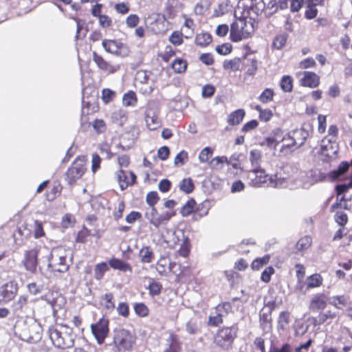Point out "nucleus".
<instances>
[{
    "instance_id": "obj_1",
    "label": "nucleus",
    "mask_w": 352,
    "mask_h": 352,
    "mask_svg": "<svg viewBox=\"0 0 352 352\" xmlns=\"http://www.w3.org/2000/svg\"><path fill=\"white\" fill-rule=\"evenodd\" d=\"M14 333L21 340L34 343L41 340L42 328L33 318H21L14 325Z\"/></svg>"
},
{
    "instance_id": "obj_2",
    "label": "nucleus",
    "mask_w": 352,
    "mask_h": 352,
    "mask_svg": "<svg viewBox=\"0 0 352 352\" xmlns=\"http://www.w3.org/2000/svg\"><path fill=\"white\" fill-rule=\"evenodd\" d=\"M48 335L54 346L58 349H66L74 344L73 329L68 325H51L48 329Z\"/></svg>"
},
{
    "instance_id": "obj_3",
    "label": "nucleus",
    "mask_w": 352,
    "mask_h": 352,
    "mask_svg": "<svg viewBox=\"0 0 352 352\" xmlns=\"http://www.w3.org/2000/svg\"><path fill=\"white\" fill-rule=\"evenodd\" d=\"M246 179L248 184L252 187L277 188L282 184V181L277 178L276 175H270L260 167L249 171Z\"/></svg>"
},
{
    "instance_id": "obj_4",
    "label": "nucleus",
    "mask_w": 352,
    "mask_h": 352,
    "mask_svg": "<svg viewBox=\"0 0 352 352\" xmlns=\"http://www.w3.org/2000/svg\"><path fill=\"white\" fill-rule=\"evenodd\" d=\"M254 21L239 17L230 26V38L232 42H239L251 37L255 30Z\"/></svg>"
},
{
    "instance_id": "obj_5",
    "label": "nucleus",
    "mask_w": 352,
    "mask_h": 352,
    "mask_svg": "<svg viewBox=\"0 0 352 352\" xmlns=\"http://www.w3.org/2000/svg\"><path fill=\"white\" fill-rule=\"evenodd\" d=\"M237 336V328L234 326H223L217 329L213 336V344L221 351H228L232 348Z\"/></svg>"
},
{
    "instance_id": "obj_6",
    "label": "nucleus",
    "mask_w": 352,
    "mask_h": 352,
    "mask_svg": "<svg viewBox=\"0 0 352 352\" xmlns=\"http://www.w3.org/2000/svg\"><path fill=\"white\" fill-rule=\"evenodd\" d=\"M109 267L116 270L123 272L132 273L133 268L129 263L122 259L113 257L109 261V265L106 262L97 263L94 267V278L100 280L104 276V274L109 270Z\"/></svg>"
},
{
    "instance_id": "obj_7",
    "label": "nucleus",
    "mask_w": 352,
    "mask_h": 352,
    "mask_svg": "<svg viewBox=\"0 0 352 352\" xmlns=\"http://www.w3.org/2000/svg\"><path fill=\"white\" fill-rule=\"evenodd\" d=\"M85 156H78L65 173V180L69 186H74L82 178L87 170Z\"/></svg>"
},
{
    "instance_id": "obj_8",
    "label": "nucleus",
    "mask_w": 352,
    "mask_h": 352,
    "mask_svg": "<svg viewBox=\"0 0 352 352\" xmlns=\"http://www.w3.org/2000/svg\"><path fill=\"white\" fill-rule=\"evenodd\" d=\"M344 184H338L335 187V191L337 195L336 202L332 204L331 210L336 208H343L350 210L352 206L351 196L345 197V194L352 188V175H349V177Z\"/></svg>"
},
{
    "instance_id": "obj_9",
    "label": "nucleus",
    "mask_w": 352,
    "mask_h": 352,
    "mask_svg": "<svg viewBox=\"0 0 352 352\" xmlns=\"http://www.w3.org/2000/svg\"><path fill=\"white\" fill-rule=\"evenodd\" d=\"M136 338L129 331L121 329L116 331L113 343L119 351H130L135 344Z\"/></svg>"
},
{
    "instance_id": "obj_10",
    "label": "nucleus",
    "mask_w": 352,
    "mask_h": 352,
    "mask_svg": "<svg viewBox=\"0 0 352 352\" xmlns=\"http://www.w3.org/2000/svg\"><path fill=\"white\" fill-rule=\"evenodd\" d=\"M236 11L240 12V17L256 22L259 15L260 8L257 0H239Z\"/></svg>"
},
{
    "instance_id": "obj_11",
    "label": "nucleus",
    "mask_w": 352,
    "mask_h": 352,
    "mask_svg": "<svg viewBox=\"0 0 352 352\" xmlns=\"http://www.w3.org/2000/svg\"><path fill=\"white\" fill-rule=\"evenodd\" d=\"M48 267L54 272H66L69 265L67 263L65 252L60 248L53 249L49 257Z\"/></svg>"
},
{
    "instance_id": "obj_12",
    "label": "nucleus",
    "mask_w": 352,
    "mask_h": 352,
    "mask_svg": "<svg viewBox=\"0 0 352 352\" xmlns=\"http://www.w3.org/2000/svg\"><path fill=\"white\" fill-rule=\"evenodd\" d=\"M109 320L104 316L100 318L96 323L91 324V332L99 344L104 343L109 332Z\"/></svg>"
},
{
    "instance_id": "obj_13",
    "label": "nucleus",
    "mask_w": 352,
    "mask_h": 352,
    "mask_svg": "<svg viewBox=\"0 0 352 352\" xmlns=\"http://www.w3.org/2000/svg\"><path fill=\"white\" fill-rule=\"evenodd\" d=\"M203 208L204 206L201 208L200 206H197L195 199L191 198L181 208L180 214L182 217H188L193 213V218L198 220L208 214V209L203 210Z\"/></svg>"
},
{
    "instance_id": "obj_14",
    "label": "nucleus",
    "mask_w": 352,
    "mask_h": 352,
    "mask_svg": "<svg viewBox=\"0 0 352 352\" xmlns=\"http://www.w3.org/2000/svg\"><path fill=\"white\" fill-rule=\"evenodd\" d=\"M102 45L107 52L122 57L127 56L130 52L126 45L116 40L105 38L102 40Z\"/></svg>"
},
{
    "instance_id": "obj_15",
    "label": "nucleus",
    "mask_w": 352,
    "mask_h": 352,
    "mask_svg": "<svg viewBox=\"0 0 352 352\" xmlns=\"http://www.w3.org/2000/svg\"><path fill=\"white\" fill-rule=\"evenodd\" d=\"M39 252L40 250L38 248H34L24 252L22 264L25 269L31 274H34L36 272Z\"/></svg>"
},
{
    "instance_id": "obj_16",
    "label": "nucleus",
    "mask_w": 352,
    "mask_h": 352,
    "mask_svg": "<svg viewBox=\"0 0 352 352\" xmlns=\"http://www.w3.org/2000/svg\"><path fill=\"white\" fill-rule=\"evenodd\" d=\"M350 165H352V161L351 163L343 161L342 162L337 169L333 170L329 172L327 175V178L330 182H343L347 180L349 177L348 175Z\"/></svg>"
},
{
    "instance_id": "obj_17",
    "label": "nucleus",
    "mask_w": 352,
    "mask_h": 352,
    "mask_svg": "<svg viewBox=\"0 0 352 352\" xmlns=\"http://www.w3.org/2000/svg\"><path fill=\"white\" fill-rule=\"evenodd\" d=\"M92 57L97 67L107 74H113L120 69L119 65L113 64L111 62L107 60L102 55L95 51L92 53Z\"/></svg>"
},
{
    "instance_id": "obj_18",
    "label": "nucleus",
    "mask_w": 352,
    "mask_h": 352,
    "mask_svg": "<svg viewBox=\"0 0 352 352\" xmlns=\"http://www.w3.org/2000/svg\"><path fill=\"white\" fill-rule=\"evenodd\" d=\"M117 180L122 190L132 186L137 182V176L131 170H124L122 168L116 172Z\"/></svg>"
},
{
    "instance_id": "obj_19",
    "label": "nucleus",
    "mask_w": 352,
    "mask_h": 352,
    "mask_svg": "<svg viewBox=\"0 0 352 352\" xmlns=\"http://www.w3.org/2000/svg\"><path fill=\"white\" fill-rule=\"evenodd\" d=\"M173 218V214L168 213L166 211L159 213L156 208H151L150 216L148 217L149 222L155 228L160 226H166Z\"/></svg>"
},
{
    "instance_id": "obj_20",
    "label": "nucleus",
    "mask_w": 352,
    "mask_h": 352,
    "mask_svg": "<svg viewBox=\"0 0 352 352\" xmlns=\"http://www.w3.org/2000/svg\"><path fill=\"white\" fill-rule=\"evenodd\" d=\"M336 317V312L328 310L326 312H320L317 316L309 318V321L314 327H319L322 324H329Z\"/></svg>"
},
{
    "instance_id": "obj_21",
    "label": "nucleus",
    "mask_w": 352,
    "mask_h": 352,
    "mask_svg": "<svg viewBox=\"0 0 352 352\" xmlns=\"http://www.w3.org/2000/svg\"><path fill=\"white\" fill-rule=\"evenodd\" d=\"M320 151L323 155L329 158L333 157L338 153V144L337 141L324 137L321 141Z\"/></svg>"
},
{
    "instance_id": "obj_22",
    "label": "nucleus",
    "mask_w": 352,
    "mask_h": 352,
    "mask_svg": "<svg viewBox=\"0 0 352 352\" xmlns=\"http://www.w3.org/2000/svg\"><path fill=\"white\" fill-rule=\"evenodd\" d=\"M18 291L17 284L14 281H9L0 287V300L8 302L12 300Z\"/></svg>"
},
{
    "instance_id": "obj_23",
    "label": "nucleus",
    "mask_w": 352,
    "mask_h": 352,
    "mask_svg": "<svg viewBox=\"0 0 352 352\" xmlns=\"http://www.w3.org/2000/svg\"><path fill=\"white\" fill-rule=\"evenodd\" d=\"M299 82L302 87L314 89L319 86L320 78L314 72L305 71Z\"/></svg>"
},
{
    "instance_id": "obj_24",
    "label": "nucleus",
    "mask_w": 352,
    "mask_h": 352,
    "mask_svg": "<svg viewBox=\"0 0 352 352\" xmlns=\"http://www.w3.org/2000/svg\"><path fill=\"white\" fill-rule=\"evenodd\" d=\"M327 305V296L323 293L315 294L310 300L309 309L312 312H318L325 309Z\"/></svg>"
},
{
    "instance_id": "obj_25",
    "label": "nucleus",
    "mask_w": 352,
    "mask_h": 352,
    "mask_svg": "<svg viewBox=\"0 0 352 352\" xmlns=\"http://www.w3.org/2000/svg\"><path fill=\"white\" fill-rule=\"evenodd\" d=\"M100 307L107 313H111L116 308L114 294L112 292H107L102 295L99 300Z\"/></svg>"
},
{
    "instance_id": "obj_26",
    "label": "nucleus",
    "mask_w": 352,
    "mask_h": 352,
    "mask_svg": "<svg viewBox=\"0 0 352 352\" xmlns=\"http://www.w3.org/2000/svg\"><path fill=\"white\" fill-rule=\"evenodd\" d=\"M280 142H283V144L280 148V152L284 155L290 154L301 144H297L296 140L289 135L284 136L283 138L280 139Z\"/></svg>"
},
{
    "instance_id": "obj_27",
    "label": "nucleus",
    "mask_w": 352,
    "mask_h": 352,
    "mask_svg": "<svg viewBox=\"0 0 352 352\" xmlns=\"http://www.w3.org/2000/svg\"><path fill=\"white\" fill-rule=\"evenodd\" d=\"M63 189V186L60 182L58 179L54 180L45 194V199L53 201L61 195Z\"/></svg>"
},
{
    "instance_id": "obj_28",
    "label": "nucleus",
    "mask_w": 352,
    "mask_h": 352,
    "mask_svg": "<svg viewBox=\"0 0 352 352\" xmlns=\"http://www.w3.org/2000/svg\"><path fill=\"white\" fill-rule=\"evenodd\" d=\"M167 342L168 343V347L164 350V352H182V342L179 340V336L174 333H170Z\"/></svg>"
},
{
    "instance_id": "obj_29",
    "label": "nucleus",
    "mask_w": 352,
    "mask_h": 352,
    "mask_svg": "<svg viewBox=\"0 0 352 352\" xmlns=\"http://www.w3.org/2000/svg\"><path fill=\"white\" fill-rule=\"evenodd\" d=\"M146 126L151 131L156 130L161 125L160 120L156 113L151 109L146 110L145 115Z\"/></svg>"
},
{
    "instance_id": "obj_30",
    "label": "nucleus",
    "mask_w": 352,
    "mask_h": 352,
    "mask_svg": "<svg viewBox=\"0 0 352 352\" xmlns=\"http://www.w3.org/2000/svg\"><path fill=\"white\" fill-rule=\"evenodd\" d=\"M32 230L29 228L28 224L23 223L19 226L16 230L14 232L13 236L15 242L20 241L23 242L24 239L29 238L31 236Z\"/></svg>"
},
{
    "instance_id": "obj_31",
    "label": "nucleus",
    "mask_w": 352,
    "mask_h": 352,
    "mask_svg": "<svg viewBox=\"0 0 352 352\" xmlns=\"http://www.w3.org/2000/svg\"><path fill=\"white\" fill-rule=\"evenodd\" d=\"M140 260L143 263H150L155 259V254L151 247L143 246L139 251Z\"/></svg>"
},
{
    "instance_id": "obj_32",
    "label": "nucleus",
    "mask_w": 352,
    "mask_h": 352,
    "mask_svg": "<svg viewBox=\"0 0 352 352\" xmlns=\"http://www.w3.org/2000/svg\"><path fill=\"white\" fill-rule=\"evenodd\" d=\"M245 116V111L243 109H236L231 112L227 118V122L230 126H236L239 124Z\"/></svg>"
},
{
    "instance_id": "obj_33",
    "label": "nucleus",
    "mask_w": 352,
    "mask_h": 352,
    "mask_svg": "<svg viewBox=\"0 0 352 352\" xmlns=\"http://www.w3.org/2000/svg\"><path fill=\"white\" fill-rule=\"evenodd\" d=\"M188 62L182 58H176L172 62L170 67L175 74H184L188 68Z\"/></svg>"
},
{
    "instance_id": "obj_34",
    "label": "nucleus",
    "mask_w": 352,
    "mask_h": 352,
    "mask_svg": "<svg viewBox=\"0 0 352 352\" xmlns=\"http://www.w3.org/2000/svg\"><path fill=\"white\" fill-rule=\"evenodd\" d=\"M99 109V104L96 98H93L88 101L83 100V113H86L87 115L93 114L98 112Z\"/></svg>"
},
{
    "instance_id": "obj_35",
    "label": "nucleus",
    "mask_w": 352,
    "mask_h": 352,
    "mask_svg": "<svg viewBox=\"0 0 352 352\" xmlns=\"http://www.w3.org/2000/svg\"><path fill=\"white\" fill-rule=\"evenodd\" d=\"M212 41V37L210 34L201 32L196 35L195 43L197 46L205 47L209 45Z\"/></svg>"
},
{
    "instance_id": "obj_36",
    "label": "nucleus",
    "mask_w": 352,
    "mask_h": 352,
    "mask_svg": "<svg viewBox=\"0 0 352 352\" xmlns=\"http://www.w3.org/2000/svg\"><path fill=\"white\" fill-rule=\"evenodd\" d=\"M271 258L270 254H265L262 257H258L254 259L251 263V269L253 271H258L263 266L266 265Z\"/></svg>"
},
{
    "instance_id": "obj_37",
    "label": "nucleus",
    "mask_w": 352,
    "mask_h": 352,
    "mask_svg": "<svg viewBox=\"0 0 352 352\" xmlns=\"http://www.w3.org/2000/svg\"><path fill=\"white\" fill-rule=\"evenodd\" d=\"M280 89L284 92H292L294 87V79L289 75L283 76L280 80Z\"/></svg>"
},
{
    "instance_id": "obj_38",
    "label": "nucleus",
    "mask_w": 352,
    "mask_h": 352,
    "mask_svg": "<svg viewBox=\"0 0 352 352\" xmlns=\"http://www.w3.org/2000/svg\"><path fill=\"white\" fill-rule=\"evenodd\" d=\"M133 309L137 316L141 318L147 317L149 315V308L144 302H135L133 305Z\"/></svg>"
},
{
    "instance_id": "obj_39",
    "label": "nucleus",
    "mask_w": 352,
    "mask_h": 352,
    "mask_svg": "<svg viewBox=\"0 0 352 352\" xmlns=\"http://www.w3.org/2000/svg\"><path fill=\"white\" fill-rule=\"evenodd\" d=\"M323 278L319 274L309 276L307 279V288L318 287L322 285Z\"/></svg>"
},
{
    "instance_id": "obj_40",
    "label": "nucleus",
    "mask_w": 352,
    "mask_h": 352,
    "mask_svg": "<svg viewBox=\"0 0 352 352\" xmlns=\"http://www.w3.org/2000/svg\"><path fill=\"white\" fill-rule=\"evenodd\" d=\"M168 41L175 47L179 46L184 43V34L182 31L175 30L169 36Z\"/></svg>"
},
{
    "instance_id": "obj_41",
    "label": "nucleus",
    "mask_w": 352,
    "mask_h": 352,
    "mask_svg": "<svg viewBox=\"0 0 352 352\" xmlns=\"http://www.w3.org/2000/svg\"><path fill=\"white\" fill-rule=\"evenodd\" d=\"M274 95L275 94L272 89L266 88L262 91L258 99L261 102L267 104L274 100Z\"/></svg>"
},
{
    "instance_id": "obj_42",
    "label": "nucleus",
    "mask_w": 352,
    "mask_h": 352,
    "mask_svg": "<svg viewBox=\"0 0 352 352\" xmlns=\"http://www.w3.org/2000/svg\"><path fill=\"white\" fill-rule=\"evenodd\" d=\"M191 250V244L190 239L186 237L185 238L180 245V247L177 251L179 256L186 258L190 254Z\"/></svg>"
},
{
    "instance_id": "obj_43",
    "label": "nucleus",
    "mask_w": 352,
    "mask_h": 352,
    "mask_svg": "<svg viewBox=\"0 0 352 352\" xmlns=\"http://www.w3.org/2000/svg\"><path fill=\"white\" fill-rule=\"evenodd\" d=\"M291 314L289 311H283L279 314L278 318V326L282 329H285L290 322Z\"/></svg>"
},
{
    "instance_id": "obj_44",
    "label": "nucleus",
    "mask_w": 352,
    "mask_h": 352,
    "mask_svg": "<svg viewBox=\"0 0 352 352\" xmlns=\"http://www.w3.org/2000/svg\"><path fill=\"white\" fill-rule=\"evenodd\" d=\"M255 109L259 113L258 118L261 121L268 122L273 116V113L270 109H262L260 105H256Z\"/></svg>"
},
{
    "instance_id": "obj_45",
    "label": "nucleus",
    "mask_w": 352,
    "mask_h": 352,
    "mask_svg": "<svg viewBox=\"0 0 352 352\" xmlns=\"http://www.w3.org/2000/svg\"><path fill=\"white\" fill-rule=\"evenodd\" d=\"M179 188L180 190L189 194L194 190L195 185L191 178H185L180 182Z\"/></svg>"
},
{
    "instance_id": "obj_46",
    "label": "nucleus",
    "mask_w": 352,
    "mask_h": 352,
    "mask_svg": "<svg viewBox=\"0 0 352 352\" xmlns=\"http://www.w3.org/2000/svg\"><path fill=\"white\" fill-rule=\"evenodd\" d=\"M287 41V34H280L276 35L272 42V47L276 50L282 49Z\"/></svg>"
},
{
    "instance_id": "obj_47",
    "label": "nucleus",
    "mask_w": 352,
    "mask_h": 352,
    "mask_svg": "<svg viewBox=\"0 0 352 352\" xmlns=\"http://www.w3.org/2000/svg\"><path fill=\"white\" fill-rule=\"evenodd\" d=\"M138 98L133 91H129L123 96V104L126 107L135 106L137 104Z\"/></svg>"
},
{
    "instance_id": "obj_48",
    "label": "nucleus",
    "mask_w": 352,
    "mask_h": 352,
    "mask_svg": "<svg viewBox=\"0 0 352 352\" xmlns=\"http://www.w3.org/2000/svg\"><path fill=\"white\" fill-rule=\"evenodd\" d=\"M241 61L240 58H234L232 60H226L223 63L225 69H230L236 72L240 69Z\"/></svg>"
},
{
    "instance_id": "obj_49",
    "label": "nucleus",
    "mask_w": 352,
    "mask_h": 352,
    "mask_svg": "<svg viewBox=\"0 0 352 352\" xmlns=\"http://www.w3.org/2000/svg\"><path fill=\"white\" fill-rule=\"evenodd\" d=\"M175 54L176 50L171 45H168L165 47L164 52L159 54V57L164 62L168 63Z\"/></svg>"
},
{
    "instance_id": "obj_50",
    "label": "nucleus",
    "mask_w": 352,
    "mask_h": 352,
    "mask_svg": "<svg viewBox=\"0 0 352 352\" xmlns=\"http://www.w3.org/2000/svg\"><path fill=\"white\" fill-rule=\"evenodd\" d=\"M188 153L187 151L182 150L177 154L174 159V165L176 167L184 166L188 160Z\"/></svg>"
},
{
    "instance_id": "obj_51",
    "label": "nucleus",
    "mask_w": 352,
    "mask_h": 352,
    "mask_svg": "<svg viewBox=\"0 0 352 352\" xmlns=\"http://www.w3.org/2000/svg\"><path fill=\"white\" fill-rule=\"evenodd\" d=\"M214 149L211 147L207 146L204 148L199 154V160L201 163H209L210 158L212 156Z\"/></svg>"
},
{
    "instance_id": "obj_52",
    "label": "nucleus",
    "mask_w": 352,
    "mask_h": 352,
    "mask_svg": "<svg viewBox=\"0 0 352 352\" xmlns=\"http://www.w3.org/2000/svg\"><path fill=\"white\" fill-rule=\"evenodd\" d=\"M311 238L309 236L301 237L296 243V249L299 251H305L307 250L311 245Z\"/></svg>"
},
{
    "instance_id": "obj_53",
    "label": "nucleus",
    "mask_w": 352,
    "mask_h": 352,
    "mask_svg": "<svg viewBox=\"0 0 352 352\" xmlns=\"http://www.w3.org/2000/svg\"><path fill=\"white\" fill-rule=\"evenodd\" d=\"M193 278L194 275L192 273V270L188 267L184 268L178 275V278L186 283H190Z\"/></svg>"
},
{
    "instance_id": "obj_54",
    "label": "nucleus",
    "mask_w": 352,
    "mask_h": 352,
    "mask_svg": "<svg viewBox=\"0 0 352 352\" xmlns=\"http://www.w3.org/2000/svg\"><path fill=\"white\" fill-rule=\"evenodd\" d=\"M91 235V231L85 226L78 231L75 241L76 243H85L87 241V238Z\"/></svg>"
},
{
    "instance_id": "obj_55",
    "label": "nucleus",
    "mask_w": 352,
    "mask_h": 352,
    "mask_svg": "<svg viewBox=\"0 0 352 352\" xmlns=\"http://www.w3.org/2000/svg\"><path fill=\"white\" fill-rule=\"evenodd\" d=\"M28 305V297L20 296L16 301L14 302L12 307L14 311H22Z\"/></svg>"
},
{
    "instance_id": "obj_56",
    "label": "nucleus",
    "mask_w": 352,
    "mask_h": 352,
    "mask_svg": "<svg viewBox=\"0 0 352 352\" xmlns=\"http://www.w3.org/2000/svg\"><path fill=\"white\" fill-rule=\"evenodd\" d=\"M160 200V196L157 191H150L146 196V204L151 208H156L155 205Z\"/></svg>"
},
{
    "instance_id": "obj_57",
    "label": "nucleus",
    "mask_w": 352,
    "mask_h": 352,
    "mask_svg": "<svg viewBox=\"0 0 352 352\" xmlns=\"http://www.w3.org/2000/svg\"><path fill=\"white\" fill-rule=\"evenodd\" d=\"M349 300V297H346L345 296H334L332 298L331 304L333 305L338 309H342L346 306Z\"/></svg>"
},
{
    "instance_id": "obj_58",
    "label": "nucleus",
    "mask_w": 352,
    "mask_h": 352,
    "mask_svg": "<svg viewBox=\"0 0 352 352\" xmlns=\"http://www.w3.org/2000/svg\"><path fill=\"white\" fill-rule=\"evenodd\" d=\"M261 152L258 149H253L250 153V161L252 165L256 168L260 164L261 162Z\"/></svg>"
},
{
    "instance_id": "obj_59",
    "label": "nucleus",
    "mask_w": 352,
    "mask_h": 352,
    "mask_svg": "<svg viewBox=\"0 0 352 352\" xmlns=\"http://www.w3.org/2000/svg\"><path fill=\"white\" fill-rule=\"evenodd\" d=\"M148 289L151 296H158L161 294L162 285L160 282L153 280L149 283Z\"/></svg>"
},
{
    "instance_id": "obj_60",
    "label": "nucleus",
    "mask_w": 352,
    "mask_h": 352,
    "mask_svg": "<svg viewBox=\"0 0 352 352\" xmlns=\"http://www.w3.org/2000/svg\"><path fill=\"white\" fill-rule=\"evenodd\" d=\"M76 218L72 214H65L61 220V226L63 228H68L70 227H73L76 223Z\"/></svg>"
},
{
    "instance_id": "obj_61",
    "label": "nucleus",
    "mask_w": 352,
    "mask_h": 352,
    "mask_svg": "<svg viewBox=\"0 0 352 352\" xmlns=\"http://www.w3.org/2000/svg\"><path fill=\"white\" fill-rule=\"evenodd\" d=\"M168 269L169 263L165 258H161L157 262L156 270L160 275H166Z\"/></svg>"
},
{
    "instance_id": "obj_62",
    "label": "nucleus",
    "mask_w": 352,
    "mask_h": 352,
    "mask_svg": "<svg viewBox=\"0 0 352 352\" xmlns=\"http://www.w3.org/2000/svg\"><path fill=\"white\" fill-rule=\"evenodd\" d=\"M117 311L118 314L126 318L129 316L130 314V309L129 305L125 302H120L118 303L117 307Z\"/></svg>"
},
{
    "instance_id": "obj_63",
    "label": "nucleus",
    "mask_w": 352,
    "mask_h": 352,
    "mask_svg": "<svg viewBox=\"0 0 352 352\" xmlns=\"http://www.w3.org/2000/svg\"><path fill=\"white\" fill-rule=\"evenodd\" d=\"M223 322V315L217 314L216 316L208 317L207 324L210 327H218Z\"/></svg>"
},
{
    "instance_id": "obj_64",
    "label": "nucleus",
    "mask_w": 352,
    "mask_h": 352,
    "mask_svg": "<svg viewBox=\"0 0 352 352\" xmlns=\"http://www.w3.org/2000/svg\"><path fill=\"white\" fill-rule=\"evenodd\" d=\"M116 96L115 91L110 89H103L102 91V100L104 104H107L112 101Z\"/></svg>"
}]
</instances>
